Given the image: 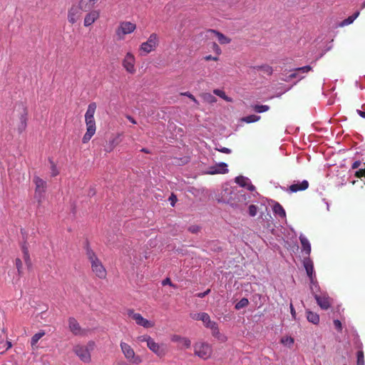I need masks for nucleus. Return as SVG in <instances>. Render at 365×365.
<instances>
[{"label": "nucleus", "mask_w": 365, "mask_h": 365, "mask_svg": "<svg viewBox=\"0 0 365 365\" xmlns=\"http://www.w3.org/2000/svg\"><path fill=\"white\" fill-rule=\"evenodd\" d=\"M96 109V103H91L88 105L87 110L85 114V122L86 125V132L84 134L82 142L83 143H88L91 138L94 135L96 130V121L94 119V114Z\"/></svg>", "instance_id": "f257e3e1"}, {"label": "nucleus", "mask_w": 365, "mask_h": 365, "mask_svg": "<svg viewBox=\"0 0 365 365\" xmlns=\"http://www.w3.org/2000/svg\"><path fill=\"white\" fill-rule=\"evenodd\" d=\"M222 201L232 206H237L239 202L245 203L246 197L237 188H225L222 192Z\"/></svg>", "instance_id": "f03ea898"}, {"label": "nucleus", "mask_w": 365, "mask_h": 365, "mask_svg": "<svg viewBox=\"0 0 365 365\" xmlns=\"http://www.w3.org/2000/svg\"><path fill=\"white\" fill-rule=\"evenodd\" d=\"M87 257L91 264L93 272L100 279H105L107 274L106 269L101 261L97 257L95 252L91 250H87Z\"/></svg>", "instance_id": "7ed1b4c3"}, {"label": "nucleus", "mask_w": 365, "mask_h": 365, "mask_svg": "<svg viewBox=\"0 0 365 365\" xmlns=\"http://www.w3.org/2000/svg\"><path fill=\"white\" fill-rule=\"evenodd\" d=\"M95 343L89 341L87 345H76L73 347V351L84 363H89L91 361V351L93 349Z\"/></svg>", "instance_id": "20e7f679"}, {"label": "nucleus", "mask_w": 365, "mask_h": 365, "mask_svg": "<svg viewBox=\"0 0 365 365\" xmlns=\"http://www.w3.org/2000/svg\"><path fill=\"white\" fill-rule=\"evenodd\" d=\"M33 182L35 185L34 197L38 201V204H41L44 199L46 190V182L38 176H34Z\"/></svg>", "instance_id": "39448f33"}, {"label": "nucleus", "mask_w": 365, "mask_h": 365, "mask_svg": "<svg viewBox=\"0 0 365 365\" xmlns=\"http://www.w3.org/2000/svg\"><path fill=\"white\" fill-rule=\"evenodd\" d=\"M120 346L125 358L128 361L135 364H139L142 362L141 357L135 354L133 349L129 344L121 341Z\"/></svg>", "instance_id": "423d86ee"}, {"label": "nucleus", "mask_w": 365, "mask_h": 365, "mask_svg": "<svg viewBox=\"0 0 365 365\" xmlns=\"http://www.w3.org/2000/svg\"><path fill=\"white\" fill-rule=\"evenodd\" d=\"M159 44V36L155 33H152L148 40L141 43L140 51L144 54H148L155 50Z\"/></svg>", "instance_id": "0eeeda50"}, {"label": "nucleus", "mask_w": 365, "mask_h": 365, "mask_svg": "<svg viewBox=\"0 0 365 365\" xmlns=\"http://www.w3.org/2000/svg\"><path fill=\"white\" fill-rule=\"evenodd\" d=\"M136 29V25L130 21H121L115 33L119 39H124L125 36L132 34Z\"/></svg>", "instance_id": "6e6552de"}, {"label": "nucleus", "mask_w": 365, "mask_h": 365, "mask_svg": "<svg viewBox=\"0 0 365 365\" xmlns=\"http://www.w3.org/2000/svg\"><path fill=\"white\" fill-rule=\"evenodd\" d=\"M194 351L196 356L205 360L210 357L212 354V348L207 343L197 342L194 345Z\"/></svg>", "instance_id": "1a4fd4ad"}, {"label": "nucleus", "mask_w": 365, "mask_h": 365, "mask_svg": "<svg viewBox=\"0 0 365 365\" xmlns=\"http://www.w3.org/2000/svg\"><path fill=\"white\" fill-rule=\"evenodd\" d=\"M128 317L135 321V323L144 328H151L154 327V323L143 318L139 313H135L133 309H128L127 312Z\"/></svg>", "instance_id": "9d476101"}, {"label": "nucleus", "mask_w": 365, "mask_h": 365, "mask_svg": "<svg viewBox=\"0 0 365 365\" xmlns=\"http://www.w3.org/2000/svg\"><path fill=\"white\" fill-rule=\"evenodd\" d=\"M310 71H312V67L310 66H305L303 67L297 68L292 71V73L291 74L284 78H282V79L287 82L291 81L293 78H297L298 81H300L304 78V76H303V74L307 73Z\"/></svg>", "instance_id": "9b49d317"}, {"label": "nucleus", "mask_w": 365, "mask_h": 365, "mask_svg": "<svg viewBox=\"0 0 365 365\" xmlns=\"http://www.w3.org/2000/svg\"><path fill=\"white\" fill-rule=\"evenodd\" d=\"M135 63V58L134 55L130 52H128L123 60L122 64L128 73L133 74L136 71Z\"/></svg>", "instance_id": "f8f14e48"}, {"label": "nucleus", "mask_w": 365, "mask_h": 365, "mask_svg": "<svg viewBox=\"0 0 365 365\" xmlns=\"http://www.w3.org/2000/svg\"><path fill=\"white\" fill-rule=\"evenodd\" d=\"M148 349L159 357H163L167 353V348L165 344L156 343L153 339L150 340L147 345Z\"/></svg>", "instance_id": "ddd939ff"}, {"label": "nucleus", "mask_w": 365, "mask_h": 365, "mask_svg": "<svg viewBox=\"0 0 365 365\" xmlns=\"http://www.w3.org/2000/svg\"><path fill=\"white\" fill-rule=\"evenodd\" d=\"M304 267L306 269L307 274L310 279L312 284L317 287V282H315V274L314 270V264L312 259L309 257H304L303 260Z\"/></svg>", "instance_id": "4468645a"}, {"label": "nucleus", "mask_w": 365, "mask_h": 365, "mask_svg": "<svg viewBox=\"0 0 365 365\" xmlns=\"http://www.w3.org/2000/svg\"><path fill=\"white\" fill-rule=\"evenodd\" d=\"M68 329L71 332L76 336H83L86 331L81 328L79 323L74 317H69L68 319Z\"/></svg>", "instance_id": "2eb2a0df"}, {"label": "nucleus", "mask_w": 365, "mask_h": 365, "mask_svg": "<svg viewBox=\"0 0 365 365\" xmlns=\"http://www.w3.org/2000/svg\"><path fill=\"white\" fill-rule=\"evenodd\" d=\"M100 17V11L99 10H91L89 11L85 16L83 20V26L85 27H88L91 26L96 20H98Z\"/></svg>", "instance_id": "dca6fc26"}, {"label": "nucleus", "mask_w": 365, "mask_h": 365, "mask_svg": "<svg viewBox=\"0 0 365 365\" xmlns=\"http://www.w3.org/2000/svg\"><path fill=\"white\" fill-rule=\"evenodd\" d=\"M200 321H202L204 323L206 327L212 330V334L214 336H216L217 334H219V330L217 324L215 322L211 321L208 314L202 312V317Z\"/></svg>", "instance_id": "f3484780"}, {"label": "nucleus", "mask_w": 365, "mask_h": 365, "mask_svg": "<svg viewBox=\"0 0 365 365\" xmlns=\"http://www.w3.org/2000/svg\"><path fill=\"white\" fill-rule=\"evenodd\" d=\"M81 16V10L78 6H72L68 13V21L73 24L80 19Z\"/></svg>", "instance_id": "a211bd4d"}, {"label": "nucleus", "mask_w": 365, "mask_h": 365, "mask_svg": "<svg viewBox=\"0 0 365 365\" xmlns=\"http://www.w3.org/2000/svg\"><path fill=\"white\" fill-rule=\"evenodd\" d=\"M314 298L317 302V304L322 309H328L331 306V302L330 298L324 294L322 296H319L318 294H314Z\"/></svg>", "instance_id": "6ab92c4d"}, {"label": "nucleus", "mask_w": 365, "mask_h": 365, "mask_svg": "<svg viewBox=\"0 0 365 365\" xmlns=\"http://www.w3.org/2000/svg\"><path fill=\"white\" fill-rule=\"evenodd\" d=\"M235 182L240 186L247 188L250 191H254L255 190V187L251 183L248 178L240 175L235 178Z\"/></svg>", "instance_id": "aec40b11"}, {"label": "nucleus", "mask_w": 365, "mask_h": 365, "mask_svg": "<svg viewBox=\"0 0 365 365\" xmlns=\"http://www.w3.org/2000/svg\"><path fill=\"white\" fill-rule=\"evenodd\" d=\"M26 115H27L26 109V108L24 106H21V111L20 113L19 124L18 128H17L18 131H19V133H21L23 131H24L26 128V125H27V123H26V121H27Z\"/></svg>", "instance_id": "412c9836"}, {"label": "nucleus", "mask_w": 365, "mask_h": 365, "mask_svg": "<svg viewBox=\"0 0 365 365\" xmlns=\"http://www.w3.org/2000/svg\"><path fill=\"white\" fill-rule=\"evenodd\" d=\"M228 172L227 165L225 163H220L209 168L208 174L215 175L218 173L225 174Z\"/></svg>", "instance_id": "4be33fe9"}, {"label": "nucleus", "mask_w": 365, "mask_h": 365, "mask_svg": "<svg viewBox=\"0 0 365 365\" xmlns=\"http://www.w3.org/2000/svg\"><path fill=\"white\" fill-rule=\"evenodd\" d=\"M309 187V182L307 180H304L302 182H297L293 183L289 187V190L291 192H297L298 191L305 190Z\"/></svg>", "instance_id": "5701e85b"}, {"label": "nucleus", "mask_w": 365, "mask_h": 365, "mask_svg": "<svg viewBox=\"0 0 365 365\" xmlns=\"http://www.w3.org/2000/svg\"><path fill=\"white\" fill-rule=\"evenodd\" d=\"M120 136H121V134H120V133L117 134L115 136H113L109 140L107 145L106 146L105 150L108 153L111 152L114 149V148L120 143V141H121Z\"/></svg>", "instance_id": "b1692460"}, {"label": "nucleus", "mask_w": 365, "mask_h": 365, "mask_svg": "<svg viewBox=\"0 0 365 365\" xmlns=\"http://www.w3.org/2000/svg\"><path fill=\"white\" fill-rule=\"evenodd\" d=\"M207 33L214 34L215 36L217 37L218 41L221 44H227L231 42V39L228 38L227 36H225L223 34L219 32L217 30L215 29H209L207 31Z\"/></svg>", "instance_id": "393cba45"}, {"label": "nucleus", "mask_w": 365, "mask_h": 365, "mask_svg": "<svg viewBox=\"0 0 365 365\" xmlns=\"http://www.w3.org/2000/svg\"><path fill=\"white\" fill-rule=\"evenodd\" d=\"M299 240L302 246L303 252L305 253L306 255H307V257H309L311 252V245L309 241L303 235H300Z\"/></svg>", "instance_id": "a878e982"}, {"label": "nucleus", "mask_w": 365, "mask_h": 365, "mask_svg": "<svg viewBox=\"0 0 365 365\" xmlns=\"http://www.w3.org/2000/svg\"><path fill=\"white\" fill-rule=\"evenodd\" d=\"M171 340L175 342H179L185 348H189L191 345V341L189 339L179 335L173 336Z\"/></svg>", "instance_id": "bb28decb"}, {"label": "nucleus", "mask_w": 365, "mask_h": 365, "mask_svg": "<svg viewBox=\"0 0 365 365\" xmlns=\"http://www.w3.org/2000/svg\"><path fill=\"white\" fill-rule=\"evenodd\" d=\"M96 2L91 0H80L78 3V8L81 11H88L91 10Z\"/></svg>", "instance_id": "cd10ccee"}, {"label": "nucleus", "mask_w": 365, "mask_h": 365, "mask_svg": "<svg viewBox=\"0 0 365 365\" xmlns=\"http://www.w3.org/2000/svg\"><path fill=\"white\" fill-rule=\"evenodd\" d=\"M46 334L44 331H40L39 332L35 334L31 339V346L33 349H36L37 348V343L40 339H41Z\"/></svg>", "instance_id": "c85d7f7f"}, {"label": "nucleus", "mask_w": 365, "mask_h": 365, "mask_svg": "<svg viewBox=\"0 0 365 365\" xmlns=\"http://www.w3.org/2000/svg\"><path fill=\"white\" fill-rule=\"evenodd\" d=\"M360 12L356 11L353 15L349 16L348 18L343 20L339 23V26L341 27L348 26L354 22V21L359 16Z\"/></svg>", "instance_id": "c756f323"}, {"label": "nucleus", "mask_w": 365, "mask_h": 365, "mask_svg": "<svg viewBox=\"0 0 365 365\" xmlns=\"http://www.w3.org/2000/svg\"><path fill=\"white\" fill-rule=\"evenodd\" d=\"M307 319L309 322L314 324H317L319 322V314L311 311H307Z\"/></svg>", "instance_id": "7c9ffc66"}, {"label": "nucleus", "mask_w": 365, "mask_h": 365, "mask_svg": "<svg viewBox=\"0 0 365 365\" xmlns=\"http://www.w3.org/2000/svg\"><path fill=\"white\" fill-rule=\"evenodd\" d=\"M200 96L207 103L212 104L217 102V98L210 93H202Z\"/></svg>", "instance_id": "2f4dec72"}, {"label": "nucleus", "mask_w": 365, "mask_h": 365, "mask_svg": "<svg viewBox=\"0 0 365 365\" xmlns=\"http://www.w3.org/2000/svg\"><path fill=\"white\" fill-rule=\"evenodd\" d=\"M272 210H273V212H274V214L279 215L280 217L284 218L286 217L285 210L279 203L276 202L273 205Z\"/></svg>", "instance_id": "473e14b6"}, {"label": "nucleus", "mask_w": 365, "mask_h": 365, "mask_svg": "<svg viewBox=\"0 0 365 365\" xmlns=\"http://www.w3.org/2000/svg\"><path fill=\"white\" fill-rule=\"evenodd\" d=\"M257 71H262L264 73L270 76L272 73V68L268 65L257 66L254 67Z\"/></svg>", "instance_id": "72a5a7b5"}, {"label": "nucleus", "mask_w": 365, "mask_h": 365, "mask_svg": "<svg viewBox=\"0 0 365 365\" xmlns=\"http://www.w3.org/2000/svg\"><path fill=\"white\" fill-rule=\"evenodd\" d=\"M260 119L259 115H250L242 118V120L247 123H251L258 121Z\"/></svg>", "instance_id": "f704fd0d"}, {"label": "nucleus", "mask_w": 365, "mask_h": 365, "mask_svg": "<svg viewBox=\"0 0 365 365\" xmlns=\"http://www.w3.org/2000/svg\"><path fill=\"white\" fill-rule=\"evenodd\" d=\"M213 93L216 96H217L222 98V99L225 100L227 102H231L232 101V98L228 97L227 96H226L225 93L223 91H222V90L215 89L213 91Z\"/></svg>", "instance_id": "c9c22d12"}, {"label": "nucleus", "mask_w": 365, "mask_h": 365, "mask_svg": "<svg viewBox=\"0 0 365 365\" xmlns=\"http://www.w3.org/2000/svg\"><path fill=\"white\" fill-rule=\"evenodd\" d=\"M255 111L257 113H264L269 109V106L267 105H254L252 106Z\"/></svg>", "instance_id": "e433bc0d"}, {"label": "nucleus", "mask_w": 365, "mask_h": 365, "mask_svg": "<svg viewBox=\"0 0 365 365\" xmlns=\"http://www.w3.org/2000/svg\"><path fill=\"white\" fill-rule=\"evenodd\" d=\"M249 304V301L247 298H242L236 304H235V309L239 310L245 307H247Z\"/></svg>", "instance_id": "4c0bfd02"}, {"label": "nucleus", "mask_w": 365, "mask_h": 365, "mask_svg": "<svg viewBox=\"0 0 365 365\" xmlns=\"http://www.w3.org/2000/svg\"><path fill=\"white\" fill-rule=\"evenodd\" d=\"M21 250L24 254V259L26 263H29L30 261V257H29V249H28L26 244L24 243L21 246Z\"/></svg>", "instance_id": "58836bf2"}, {"label": "nucleus", "mask_w": 365, "mask_h": 365, "mask_svg": "<svg viewBox=\"0 0 365 365\" xmlns=\"http://www.w3.org/2000/svg\"><path fill=\"white\" fill-rule=\"evenodd\" d=\"M281 343L285 346H291L294 344V339L291 336H284L281 339Z\"/></svg>", "instance_id": "ea45409f"}, {"label": "nucleus", "mask_w": 365, "mask_h": 365, "mask_svg": "<svg viewBox=\"0 0 365 365\" xmlns=\"http://www.w3.org/2000/svg\"><path fill=\"white\" fill-rule=\"evenodd\" d=\"M357 365H365L364 357L363 351L360 350L357 351Z\"/></svg>", "instance_id": "a19ab883"}, {"label": "nucleus", "mask_w": 365, "mask_h": 365, "mask_svg": "<svg viewBox=\"0 0 365 365\" xmlns=\"http://www.w3.org/2000/svg\"><path fill=\"white\" fill-rule=\"evenodd\" d=\"M181 96H185L189 98L191 101H192L197 106L199 105L198 101L195 98V97L191 94L190 92H184L180 93Z\"/></svg>", "instance_id": "79ce46f5"}, {"label": "nucleus", "mask_w": 365, "mask_h": 365, "mask_svg": "<svg viewBox=\"0 0 365 365\" xmlns=\"http://www.w3.org/2000/svg\"><path fill=\"white\" fill-rule=\"evenodd\" d=\"M152 338L148 335H142L137 337V341L139 342H146L147 345L148 344L150 340H151Z\"/></svg>", "instance_id": "37998d69"}, {"label": "nucleus", "mask_w": 365, "mask_h": 365, "mask_svg": "<svg viewBox=\"0 0 365 365\" xmlns=\"http://www.w3.org/2000/svg\"><path fill=\"white\" fill-rule=\"evenodd\" d=\"M257 207L255 205H251L249 206V215L251 217H255L257 213Z\"/></svg>", "instance_id": "c03bdc74"}, {"label": "nucleus", "mask_w": 365, "mask_h": 365, "mask_svg": "<svg viewBox=\"0 0 365 365\" xmlns=\"http://www.w3.org/2000/svg\"><path fill=\"white\" fill-rule=\"evenodd\" d=\"M212 51L216 53V54L217 55H220L221 53H222V50L221 48H220V46L216 43H212Z\"/></svg>", "instance_id": "a18cd8bd"}, {"label": "nucleus", "mask_w": 365, "mask_h": 365, "mask_svg": "<svg viewBox=\"0 0 365 365\" xmlns=\"http://www.w3.org/2000/svg\"><path fill=\"white\" fill-rule=\"evenodd\" d=\"M51 175L53 177L56 176L58 174V171L56 168V165L53 162H51Z\"/></svg>", "instance_id": "49530a36"}, {"label": "nucleus", "mask_w": 365, "mask_h": 365, "mask_svg": "<svg viewBox=\"0 0 365 365\" xmlns=\"http://www.w3.org/2000/svg\"><path fill=\"white\" fill-rule=\"evenodd\" d=\"M202 317V312L190 314V317L195 320H200Z\"/></svg>", "instance_id": "de8ad7c7"}, {"label": "nucleus", "mask_w": 365, "mask_h": 365, "mask_svg": "<svg viewBox=\"0 0 365 365\" xmlns=\"http://www.w3.org/2000/svg\"><path fill=\"white\" fill-rule=\"evenodd\" d=\"M334 324L336 329H337L339 331L341 330L342 325L339 320H338V319L334 320Z\"/></svg>", "instance_id": "09e8293b"}, {"label": "nucleus", "mask_w": 365, "mask_h": 365, "mask_svg": "<svg viewBox=\"0 0 365 365\" xmlns=\"http://www.w3.org/2000/svg\"><path fill=\"white\" fill-rule=\"evenodd\" d=\"M162 284H163V286L167 285V284H169V285H170V286H171V287H175V285L171 282V281H170V278H165V279H163V282H162Z\"/></svg>", "instance_id": "8fccbe9b"}, {"label": "nucleus", "mask_w": 365, "mask_h": 365, "mask_svg": "<svg viewBox=\"0 0 365 365\" xmlns=\"http://www.w3.org/2000/svg\"><path fill=\"white\" fill-rule=\"evenodd\" d=\"M16 268L18 269V272L20 273L21 272V269L22 268V262L21 261L20 259L17 258L16 259Z\"/></svg>", "instance_id": "3c124183"}, {"label": "nucleus", "mask_w": 365, "mask_h": 365, "mask_svg": "<svg viewBox=\"0 0 365 365\" xmlns=\"http://www.w3.org/2000/svg\"><path fill=\"white\" fill-rule=\"evenodd\" d=\"M355 175L357 178H361L363 176H365V170L361 169L356 172Z\"/></svg>", "instance_id": "603ef678"}, {"label": "nucleus", "mask_w": 365, "mask_h": 365, "mask_svg": "<svg viewBox=\"0 0 365 365\" xmlns=\"http://www.w3.org/2000/svg\"><path fill=\"white\" fill-rule=\"evenodd\" d=\"M205 61H218V57L217 56H212V55H208V56H206L205 57Z\"/></svg>", "instance_id": "864d4df0"}, {"label": "nucleus", "mask_w": 365, "mask_h": 365, "mask_svg": "<svg viewBox=\"0 0 365 365\" xmlns=\"http://www.w3.org/2000/svg\"><path fill=\"white\" fill-rule=\"evenodd\" d=\"M169 201L170 202V205L173 207L177 201V197L174 195H171L169 197Z\"/></svg>", "instance_id": "5fc2aeb1"}, {"label": "nucleus", "mask_w": 365, "mask_h": 365, "mask_svg": "<svg viewBox=\"0 0 365 365\" xmlns=\"http://www.w3.org/2000/svg\"><path fill=\"white\" fill-rule=\"evenodd\" d=\"M217 150H219L221 153H226V154H230L231 153V150L227 148H217Z\"/></svg>", "instance_id": "6e6d98bb"}, {"label": "nucleus", "mask_w": 365, "mask_h": 365, "mask_svg": "<svg viewBox=\"0 0 365 365\" xmlns=\"http://www.w3.org/2000/svg\"><path fill=\"white\" fill-rule=\"evenodd\" d=\"M210 292V289H207L205 292H200V293H198L197 294V297H200V298H203L205 297L206 295H207Z\"/></svg>", "instance_id": "4d7b16f0"}, {"label": "nucleus", "mask_w": 365, "mask_h": 365, "mask_svg": "<svg viewBox=\"0 0 365 365\" xmlns=\"http://www.w3.org/2000/svg\"><path fill=\"white\" fill-rule=\"evenodd\" d=\"M361 165V162L359 160H356L355 161L353 164H352V169H356L358 168Z\"/></svg>", "instance_id": "13d9d810"}, {"label": "nucleus", "mask_w": 365, "mask_h": 365, "mask_svg": "<svg viewBox=\"0 0 365 365\" xmlns=\"http://www.w3.org/2000/svg\"><path fill=\"white\" fill-rule=\"evenodd\" d=\"M290 311H291V314H292V317L295 319V317H296V312L294 310V308L292 304H290Z\"/></svg>", "instance_id": "bf43d9fd"}, {"label": "nucleus", "mask_w": 365, "mask_h": 365, "mask_svg": "<svg viewBox=\"0 0 365 365\" xmlns=\"http://www.w3.org/2000/svg\"><path fill=\"white\" fill-rule=\"evenodd\" d=\"M127 118L133 124H135L136 123V121L134 120L133 118H132L131 116L130 115H128L127 116Z\"/></svg>", "instance_id": "052dcab7"}, {"label": "nucleus", "mask_w": 365, "mask_h": 365, "mask_svg": "<svg viewBox=\"0 0 365 365\" xmlns=\"http://www.w3.org/2000/svg\"><path fill=\"white\" fill-rule=\"evenodd\" d=\"M358 113H359V114L361 117L365 118V112H364V111L358 110Z\"/></svg>", "instance_id": "680f3d73"}, {"label": "nucleus", "mask_w": 365, "mask_h": 365, "mask_svg": "<svg viewBox=\"0 0 365 365\" xmlns=\"http://www.w3.org/2000/svg\"><path fill=\"white\" fill-rule=\"evenodd\" d=\"M141 152L145 153H150V151L146 148H143L140 150Z\"/></svg>", "instance_id": "e2e57ef3"}, {"label": "nucleus", "mask_w": 365, "mask_h": 365, "mask_svg": "<svg viewBox=\"0 0 365 365\" xmlns=\"http://www.w3.org/2000/svg\"><path fill=\"white\" fill-rule=\"evenodd\" d=\"M365 8V1L361 4V9Z\"/></svg>", "instance_id": "0e129e2a"}, {"label": "nucleus", "mask_w": 365, "mask_h": 365, "mask_svg": "<svg viewBox=\"0 0 365 365\" xmlns=\"http://www.w3.org/2000/svg\"><path fill=\"white\" fill-rule=\"evenodd\" d=\"M190 230H191L192 232H195V231H196V230H195V229H192V230L190 229Z\"/></svg>", "instance_id": "69168bd1"}, {"label": "nucleus", "mask_w": 365, "mask_h": 365, "mask_svg": "<svg viewBox=\"0 0 365 365\" xmlns=\"http://www.w3.org/2000/svg\"><path fill=\"white\" fill-rule=\"evenodd\" d=\"M8 344H9V347H11V342H8Z\"/></svg>", "instance_id": "338daca9"}]
</instances>
